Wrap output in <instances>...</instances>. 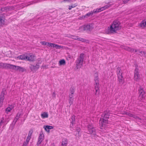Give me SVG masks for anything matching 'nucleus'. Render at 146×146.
Here are the masks:
<instances>
[{"label":"nucleus","instance_id":"3","mask_svg":"<svg viewBox=\"0 0 146 146\" xmlns=\"http://www.w3.org/2000/svg\"><path fill=\"white\" fill-rule=\"evenodd\" d=\"M84 55V54L83 53H81L76 60V66L77 69L80 68L83 66Z\"/></svg>","mask_w":146,"mask_h":146},{"label":"nucleus","instance_id":"35","mask_svg":"<svg viewBox=\"0 0 146 146\" xmlns=\"http://www.w3.org/2000/svg\"><path fill=\"white\" fill-rule=\"evenodd\" d=\"M77 6V5L76 4H74L71 6H69L68 9L69 10H70L72 8L75 7Z\"/></svg>","mask_w":146,"mask_h":146},{"label":"nucleus","instance_id":"9","mask_svg":"<svg viewBox=\"0 0 146 146\" xmlns=\"http://www.w3.org/2000/svg\"><path fill=\"white\" fill-rule=\"evenodd\" d=\"M13 7L9 6H7V7L2 8H1V10L2 11L7 12L13 9Z\"/></svg>","mask_w":146,"mask_h":146},{"label":"nucleus","instance_id":"17","mask_svg":"<svg viewBox=\"0 0 146 146\" xmlns=\"http://www.w3.org/2000/svg\"><path fill=\"white\" fill-rule=\"evenodd\" d=\"M103 11V8L102 7L101 8H97L96 9H94L93 11V12L94 13H99Z\"/></svg>","mask_w":146,"mask_h":146},{"label":"nucleus","instance_id":"59","mask_svg":"<svg viewBox=\"0 0 146 146\" xmlns=\"http://www.w3.org/2000/svg\"><path fill=\"white\" fill-rule=\"evenodd\" d=\"M64 1H68V2H70L71 1V0H64Z\"/></svg>","mask_w":146,"mask_h":146},{"label":"nucleus","instance_id":"51","mask_svg":"<svg viewBox=\"0 0 146 146\" xmlns=\"http://www.w3.org/2000/svg\"><path fill=\"white\" fill-rule=\"evenodd\" d=\"M74 118H75L74 116H72L71 119H72V121L71 123H73V122L74 121V120H75Z\"/></svg>","mask_w":146,"mask_h":146},{"label":"nucleus","instance_id":"4","mask_svg":"<svg viewBox=\"0 0 146 146\" xmlns=\"http://www.w3.org/2000/svg\"><path fill=\"white\" fill-rule=\"evenodd\" d=\"M88 133L92 134L94 135H96V130L92 124H89L87 126Z\"/></svg>","mask_w":146,"mask_h":146},{"label":"nucleus","instance_id":"25","mask_svg":"<svg viewBox=\"0 0 146 146\" xmlns=\"http://www.w3.org/2000/svg\"><path fill=\"white\" fill-rule=\"evenodd\" d=\"M123 78V76H121V77H118V80L120 84H122L123 83V81L122 78Z\"/></svg>","mask_w":146,"mask_h":146},{"label":"nucleus","instance_id":"27","mask_svg":"<svg viewBox=\"0 0 146 146\" xmlns=\"http://www.w3.org/2000/svg\"><path fill=\"white\" fill-rule=\"evenodd\" d=\"M19 66L13 65L12 69L17 71H19Z\"/></svg>","mask_w":146,"mask_h":146},{"label":"nucleus","instance_id":"50","mask_svg":"<svg viewBox=\"0 0 146 146\" xmlns=\"http://www.w3.org/2000/svg\"><path fill=\"white\" fill-rule=\"evenodd\" d=\"M47 46L49 47H52V43L48 42Z\"/></svg>","mask_w":146,"mask_h":146},{"label":"nucleus","instance_id":"56","mask_svg":"<svg viewBox=\"0 0 146 146\" xmlns=\"http://www.w3.org/2000/svg\"><path fill=\"white\" fill-rule=\"evenodd\" d=\"M129 114V115H128L129 116L131 117H133V116H134V115H133L132 114H131L130 113H129V114Z\"/></svg>","mask_w":146,"mask_h":146},{"label":"nucleus","instance_id":"30","mask_svg":"<svg viewBox=\"0 0 146 146\" xmlns=\"http://www.w3.org/2000/svg\"><path fill=\"white\" fill-rule=\"evenodd\" d=\"M111 6V4H108V5H105V6H104L103 7H102V8H103V11L106 9H108Z\"/></svg>","mask_w":146,"mask_h":146},{"label":"nucleus","instance_id":"8","mask_svg":"<svg viewBox=\"0 0 146 146\" xmlns=\"http://www.w3.org/2000/svg\"><path fill=\"white\" fill-rule=\"evenodd\" d=\"M30 65L29 68L31 70L33 71H36L39 68V65L38 63L36 64L35 65L31 64H30Z\"/></svg>","mask_w":146,"mask_h":146},{"label":"nucleus","instance_id":"13","mask_svg":"<svg viewBox=\"0 0 146 146\" xmlns=\"http://www.w3.org/2000/svg\"><path fill=\"white\" fill-rule=\"evenodd\" d=\"M27 60L33 61L35 60V56L33 55H29V56H27Z\"/></svg>","mask_w":146,"mask_h":146},{"label":"nucleus","instance_id":"15","mask_svg":"<svg viewBox=\"0 0 146 146\" xmlns=\"http://www.w3.org/2000/svg\"><path fill=\"white\" fill-rule=\"evenodd\" d=\"M44 128L45 130L48 132H49V130L53 129V127L52 126L50 125L44 126Z\"/></svg>","mask_w":146,"mask_h":146},{"label":"nucleus","instance_id":"18","mask_svg":"<svg viewBox=\"0 0 146 146\" xmlns=\"http://www.w3.org/2000/svg\"><path fill=\"white\" fill-rule=\"evenodd\" d=\"M18 58L22 60H27V55L23 54L19 56Z\"/></svg>","mask_w":146,"mask_h":146},{"label":"nucleus","instance_id":"5","mask_svg":"<svg viewBox=\"0 0 146 146\" xmlns=\"http://www.w3.org/2000/svg\"><path fill=\"white\" fill-rule=\"evenodd\" d=\"M138 90L139 94V100L141 101L144 98L145 92L143 88L141 86L139 87Z\"/></svg>","mask_w":146,"mask_h":146},{"label":"nucleus","instance_id":"37","mask_svg":"<svg viewBox=\"0 0 146 146\" xmlns=\"http://www.w3.org/2000/svg\"><path fill=\"white\" fill-rule=\"evenodd\" d=\"M44 135L43 134L40 133L38 139H42L43 140L44 139Z\"/></svg>","mask_w":146,"mask_h":146},{"label":"nucleus","instance_id":"29","mask_svg":"<svg viewBox=\"0 0 146 146\" xmlns=\"http://www.w3.org/2000/svg\"><path fill=\"white\" fill-rule=\"evenodd\" d=\"M26 69L23 67L19 66V72H23L24 71H26Z\"/></svg>","mask_w":146,"mask_h":146},{"label":"nucleus","instance_id":"16","mask_svg":"<svg viewBox=\"0 0 146 146\" xmlns=\"http://www.w3.org/2000/svg\"><path fill=\"white\" fill-rule=\"evenodd\" d=\"M125 49L133 53L136 52L138 51L137 50H135L134 49L132 48L129 47H126Z\"/></svg>","mask_w":146,"mask_h":146},{"label":"nucleus","instance_id":"21","mask_svg":"<svg viewBox=\"0 0 146 146\" xmlns=\"http://www.w3.org/2000/svg\"><path fill=\"white\" fill-rule=\"evenodd\" d=\"M6 90L5 88H3L2 89V91L1 92V93L0 96V98H5L4 96L5 94V92Z\"/></svg>","mask_w":146,"mask_h":146},{"label":"nucleus","instance_id":"34","mask_svg":"<svg viewBox=\"0 0 146 146\" xmlns=\"http://www.w3.org/2000/svg\"><path fill=\"white\" fill-rule=\"evenodd\" d=\"M74 101V98H69V104L70 105L72 104L73 103Z\"/></svg>","mask_w":146,"mask_h":146},{"label":"nucleus","instance_id":"11","mask_svg":"<svg viewBox=\"0 0 146 146\" xmlns=\"http://www.w3.org/2000/svg\"><path fill=\"white\" fill-rule=\"evenodd\" d=\"M117 73L118 77H119L120 78L121 77V76H123L121 70L119 67L117 68Z\"/></svg>","mask_w":146,"mask_h":146},{"label":"nucleus","instance_id":"38","mask_svg":"<svg viewBox=\"0 0 146 146\" xmlns=\"http://www.w3.org/2000/svg\"><path fill=\"white\" fill-rule=\"evenodd\" d=\"M99 83H97V84L95 83V89H99Z\"/></svg>","mask_w":146,"mask_h":146},{"label":"nucleus","instance_id":"55","mask_svg":"<svg viewBox=\"0 0 146 146\" xmlns=\"http://www.w3.org/2000/svg\"><path fill=\"white\" fill-rule=\"evenodd\" d=\"M3 120H4V118H2L1 119V120H0V123H3L4 122Z\"/></svg>","mask_w":146,"mask_h":146},{"label":"nucleus","instance_id":"12","mask_svg":"<svg viewBox=\"0 0 146 146\" xmlns=\"http://www.w3.org/2000/svg\"><path fill=\"white\" fill-rule=\"evenodd\" d=\"M139 26L142 28L146 27V21L145 20H143L139 24Z\"/></svg>","mask_w":146,"mask_h":146},{"label":"nucleus","instance_id":"57","mask_svg":"<svg viewBox=\"0 0 146 146\" xmlns=\"http://www.w3.org/2000/svg\"><path fill=\"white\" fill-rule=\"evenodd\" d=\"M76 130H77V131L78 132V134H79V132H80V128H78V129H77Z\"/></svg>","mask_w":146,"mask_h":146},{"label":"nucleus","instance_id":"60","mask_svg":"<svg viewBox=\"0 0 146 146\" xmlns=\"http://www.w3.org/2000/svg\"><path fill=\"white\" fill-rule=\"evenodd\" d=\"M129 112H127V113H126V114L127 115H129V114H129Z\"/></svg>","mask_w":146,"mask_h":146},{"label":"nucleus","instance_id":"47","mask_svg":"<svg viewBox=\"0 0 146 146\" xmlns=\"http://www.w3.org/2000/svg\"><path fill=\"white\" fill-rule=\"evenodd\" d=\"M31 137L27 136V138L26 139V141H27V142H29V141L31 139Z\"/></svg>","mask_w":146,"mask_h":146},{"label":"nucleus","instance_id":"2","mask_svg":"<svg viewBox=\"0 0 146 146\" xmlns=\"http://www.w3.org/2000/svg\"><path fill=\"white\" fill-rule=\"evenodd\" d=\"M110 113L107 111H104L102 114L99 121L100 125L102 126L108 123V119L109 118Z\"/></svg>","mask_w":146,"mask_h":146},{"label":"nucleus","instance_id":"6","mask_svg":"<svg viewBox=\"0 0 146 146\" xmlns=\"http://www.w3.org/2000/svg\"><path fill=\"white\" fill-rule=\"evenodd\" d=\"M135 80L136 81H139L141 78V77L139 73V70L136 68L134 72Z\"/></svg>","mask_w":146,"mask_h":146},{"label":"nucleus","instance_id":"10","mask_svg":"<svg viewBox=\"0 0 146 146\" xmlns=\"http://www.w3.org/2000/svg\"><path fill=\"white\" fill-rule=\"evenodd\" d=\"M13 64H7V63H3V68H5L6 69H12L13 68Z\"/></svg>","mask_w":146,"mask_h":146},{"label":"nucleus","instance_id":"62","mask_svg":"<svg viewBox=\"0 0 146 146\" xmlns=\"http://www.w3.org/2000/svg\"><path fill=\"white\" fill-rule=\"evenodd\" d=\"M1 123H0V127L1 126Z\"/></svg>","mask_w":146,"mask_h":146},{"label":"nucleus","instance_id":"53","mask_svg":"<svg viewBox=\"0 0 146 146\" xmlns=\"http://www.w3.org/2000/svg\"><path fill=\"white\" fill-rule=\"evenodd\" d=\"M18 120V119H16V118H15V119H14V120L13 121V123H14V124L16 123Z\"/></svg>","mask_w":146,"mask_h":146},{"label":"nucleus","instance_id":"49","mask_svg":"<svg viewBox=\"0 0 146 146\" xmlns=\"http://www.w3.org/2000/svg\"><path fill=\"white\" fill-rule=\"evenodd\" d=\"M4 98H2L0 97V104H2L3 102V100H4Z\"/></svg>","mask_w":146,"mask_h":146},{"label":"nucleus","instance_id":"61","mask_svg":"<svg viewBox=\"0 0 146 146\" xmlns=\"http://www.w3.org/2000/svg\"><path fill=\"white\" fill-rule=\"evenodd\" d=\"M51 146H55V145H54V144H53Z\"/></svg>","mask_w":146,"mask_h":146},{"label":"nucleus","instance_id":"32","mask_svg":"<svg viewBox=\"0 0 146 146\" xmlns=\"http://www.w3.org/2000/svg\"><path fill=\"white\" fill-rule=\"evenodd\" d=\"M139 52L141 53V56L146 57V52L143 51H139Z\"/></svg>","mask_w":146,"mask_h":146},{"label":"nucleus","instance_id":"19","mask_svg":"<svg viewBox=\"0 0 146 146\" xmlns=\"http://www.w3.org/2000/svg\"><path fill=\"white\" fill-rule=\"evenodd\" d=\"M5 21L3 19L2 16L0 15V27L5 24Z\"/></svg>","mask_w":146,"mask_h":146},{"label":"nucleus","instance_id":"20","mask_svg":"<svg viewBox=\"0 0 146 146\" xmlns=\"http://www.w3.org/2000/svg\"><path fill=\"white\" fill-rule=\"evenodd\" d=\"M68 142V140L66 139H64L62 141L61 146H66Z\"/></svg>","mask_w":146,"mask_h":146},{"label":"nucleus","instance_id":"1","mask_svg":"<svg viewBox=\"0 0 146 146\" xmlns=\"http://www.w3.org/2000/svg\"><path fill=\"white\" fill-rule=\"evenodd\" d=\"M121 27L120 22L118 20H115L111 24L108 31L111 33H115L117 31L121 29Z\"/></svg>","mask_w":146,"mask_h":146},{"label":"nucleus","instance_id":"14","mask_svg":"<svg viewBox=\"0 0 146 146\" xmlns=\"http://www.w3.org/2000/svg\"><path fill=\"white\" fill-rule=\"evenodd\" d=\"M92 25L91 24L87 25H84V30H90L92 28Z\"/></svg>","mask_w":146,"mask_h":146},{"label":"nucleus","instance_id":"52","mask_svg":"<svg viewBox=\"0 0 146 146\" xmlns=\"http://www.w3.org/2000/svg\"><path fill=\"white\" fill-rule=\"evenodd\" d=\"M61 46H59L58 45L56 44V46H55V48L56 49H59L61 48Z\"/></svg>","mask_w":146,"mask_h":146},{"label":"nucleus","instance_id":"48","mask_svg":"<svg viewBox=\"0 0 146 146\" xmlns=\"http://www.w3.org/2000/svg\"><path fill=\"white\" fill-rule=\"evenodd\" d=\"M52 97L53 98H55L56 97V94L55 92H53L52 93Z\"/></svg>","mask_w":146,"mask_h":146},{"label":"nucleus","instance_id":"44","mask_svg":"<svg viewBox=\"0 0 146 146\" xmlns=\"http://www.w3.org/2000/svg\"><path fill=\"white\" fill-rule=\"evenodd\" d=\"M3 63L2 62L0 63V68L3 69Z\"/></svg>","mask_w":146,"mask_h":146},{"label":"nucleus","instance_id":"7","mask_svg":"<svg viewBox=\"0 0 146 146\" xmlns=\"http://www.w3.org/2000/svg\"><path fill=\"white\" fill-rule=\"evenodd\" d=\"M72 38L73 39L77 40L78 41H80L83 42H88L89 41V40H88L85 39L84 38L80 37H79L77 36H72Z\"/></svg>","mask_w":146,"mask_h":146},{"label":"nucleus","instance_id":"26","mask_svg":"<svg viewBox=\"0 0 146 146\" xmlns=\"http://www.w3.org/2000/svg\"><path fill=\"white\" fill-rule=\"evenodd\" d=\"M75 92V88L74 87H71L70 89V92L69 94H74Z\"/></svg>","mask_w":146,"mask_h":146},{"label":"nucleus","instance_id":"23","mask_svg":"<svg viewBox=\"0 0 146 146\" xmlns=\"http://www.w3.org/2000/svg\"><path fill=\"white\" fill-rule=\"evenodd\" d=\"M94 14V13L93 12V11H91L86 14L85 16L86 18H87L90 16H92Z\"/></svg>","mask_w":146,"mask_h":146},{"label":"nucleus","instance_id":"39","mask_svg":"<svg viewBox=\"0 0 146 146\" xmlns=\"http://www.w3.org/2000/svg\"><path fill=\"white\" fill-rule=\"evenodd\" d=\"M43 140L42 139H38V141L37 143V145H40Z\"/></svg>","mask_w":146,"mask_h":146},{"label":"nucleus","instance_id":"31","mask_svg":"<svg viewBox=\"0 0 146 146\" xmlns=\"http://www.w3.org/2000/svg\"><path fill=\"white\" fill-rule=\"evenodd\" d=\"M95 95L96 96H98L99 94V89H95Z\"/></svg>","mask_w":146,"mask_h":146},{"label":"nucleus","instance_id":"28","mask_svg":"<svg viewBox=\"0 0 146 146\" xmlns=\"http://www.w3.org/2000/svg\"><path fill=\"white\" fill-rule=\"evenodd\" d=\"M95 83L97 84V83L98 82V74L95 73Z\"/></svg>","mask_w":146,"mask_h":146},{"label":"nucleus","instance_id":"22","mask_svg":"<svg viewBox=\"0 0 146 146\" xmlns=\"http://www.w3.org/2000/svg\"><path fill=\"white\" fill-rule=\"evenodd\" d=\"M42 117V118H47L48 117V113L46 112H44L41 115Z\"/></svg>","mask_w":146,"mask_h":146},{"label":"nucleus","instance_id":"58","mask_svg":"<svg viewBox=\"0 0 146 146\" xmlns=\"http://www.w3.org/2000/svg\"><path fill=\"white\" fill-rule=\"evenodd\" d=\"M52 46L54 48L55 47V46H56V44L54 43H52Z\"/></svg>","mask_w":146,"mask_h":146},{"label":"nucleus","instance_id":"54","mask_svg":"<svg viewBox=\"0 0 146 146\" xmlns=\"http://www.w3.org/2000/svg\"><path fill=\"white\" fill-rule=\"evenodd\" d=\"M129 0H124L123 3L125 4L128 2V1Z\"/></svg>","mask_w":146,"mask_h":146},{"label":"nucleus","instance_id":"41","mask_svg":"<svg viewBox=\"0 0 146 146\" xmlns=\"http://www.w3.org/2000/svg\"><path fill=\"white\" fill-rule=\"evenodd\" d=\"M85 18H86L85 16V15H82L79 18V19L82 20V19H84Z\"/></svg>","mask_w":146,"mask_h":146},{"label":"nucleus","instance_id":"45","mask_svg":"<svg viewBox=\"0 0 146 146\" xmlns=\"http://www.w3.org/2000/svg\"><path fill=\"white\" fill-rule=\"evenodd\" d=\"M133 117L136 119H140L141 120V119L139 117H138V116L135 115H134V116H133Z\"/></svg>","mask_w":146,"mask_h":146},{"label":"nucleus","instance_id":"24","mask_svg":"<svg viewBox=\"0 0 146 146\" xmlns=\"http://www.w3.org/2000/svg\"><path fill=\"white\" fill-rule=\"evenodd\" d=\"M59 63L60 65H64L66 64V62L64 59H62L59 61Z\"/></svg>","mask_w":146,"mask_h":146},{"label":"nucleus","instance_id":"42","mask_svg":"<svg viewBox=\"0 0 146 146\" xmlns=\"http://www.w3.org/2000/svg\"><path fill=\"white\" fill-rule=\"evenodd\" d=\"M40 43L42 45H46L47 44H48V42L45 41L42 42Z\"/></svg>","mask_w":146,"mask_h":146},{"label":"nucleus","instance_id":"46","mask_svg":"<svg viewBox=\"0 0 146 146\" xmlns=\"http://www.w3.org/2000/svg\"><path fill=\"white\" fill-rule=\"evenodd\" d=\"M73 94H69V98H73Z\"/></svg>","mask_w":146,"mask_h":146},{"label":"nucleus","instance_id":"43","mask_svg":"<svg viewBox=\"0 0 146 146\" xmlns=\"http://www.w3.org/2000/svg\"><path fill=\"white\" fill-rule=\"evenodd\" d=\"M28 143L29 142H27L26 141L24 142L23 143V146H26L28 144Z\"/></svg>","mask_w":146,"mask_h":146},{"label":"nucleus","instance_id":"36","mask_svg":"<svg viewBox=\"0 0 146 146\" xmlns=\"http://www.w3.org/2000/svg\"><path fill=\"white\" fill-rule=\"evenodd\" d=\"M21 115V113H18L16 117H15V118H16V119H19V117H20V116Z\"/></svg>","mask_w":146,"mask_h":146},{"label":"nucleus","instance_id":"40","mask_svg":"<svg viewBox=\"0 0 146 146\" xmlns=\"http://www.w3.org/2000/svg\"><path fill=\"white\" fill-rule=\"evenodd\" d=\"M33 132V131L32 130H30L29 131V133L28 135V136L31 137Z\"/></svg>","mask_w":146,"mask_h":146},{"label":"nucleus","instance_id":"33","mask_svg":"<svg viewBox=\"0 0 146 146\" xmlns=\"http://www.w3.org/2000/svg\"><path fill=\"white\" fill-rule=\"evenodd\" d=\"M12 108L10 107H8L5 109V112L7 113L8 112H10L12 110Z\"/></svg>","mask_w":146,"mask_h":146}]
</instances>
